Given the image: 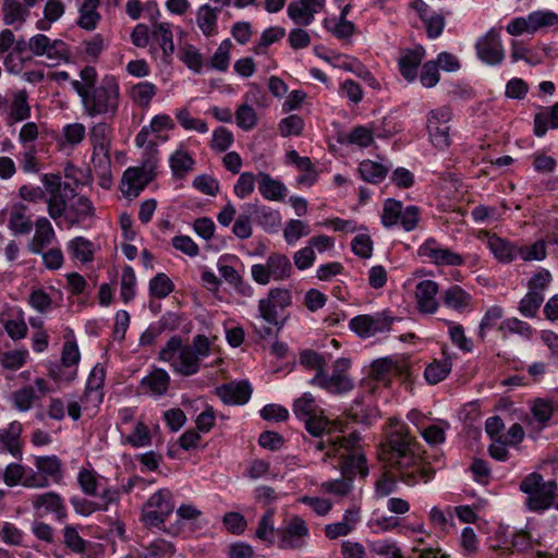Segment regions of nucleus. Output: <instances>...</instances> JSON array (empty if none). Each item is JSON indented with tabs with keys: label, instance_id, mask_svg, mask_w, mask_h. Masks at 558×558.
<instances>
[{
	"label": "nucleus",
	"instance_id": "nucleus-1",
	"mask_svg": "<svg viewBox=\"0 0 558 558\" xmlns=\"http://www.w3.org/2000/svg\"><path fill=\"white\" fill-rule=\"evenodd\" d=\"M41 182L48 193L47 213L58 227H90L96 208L88 197L77 194L72 184L62 182L58 174L45 173Z\"/></svg>",
	"mask_w": 558,
	"mask_h": 558
},
{
	"label": "nucleus",
	"instance_id": "nucleus-2",
	"mask_svg": "<svg viewBox=\"0 0 558 558\" xmlns=\"http://www.w3.org/2000/svg\"><path fill=\"white\" fill-rule=\"evenodd\" d=\"M80 77L81 80H73L71 86L81 99L83 113L92 119H113L122 101L117 77L108 74L98 82L97 71L90 65L80 71Z\"/></svg>",
	"mask_w": 558,
	"mask_h": 558
},
{
	"label": "nucleus",
	"instance_id": "nucleus-3",
	"mask_svg": "<svg viewBox=\"0 0 558 558\" xmlns=\"http://www.w3.org/2000/svg\"><path fill=\"white\" fill-rule=\"evenodd\" d=\"M389 461L400 480L414 486L433 478L432 468L423 460L420 444L410 435L407 426L392 432L388 438Z\"/></svg>",
	"mask_w": 558,
	"mask_h": 558
},
{
	"label": "nucleus",
	"instance_id": "nucleus-4",
	"mask_svg": "<svg viewBox=\"0 0 558 558\" xmlns=\"http://www.w3.org/2000/svg\"><path fill=\"white\" fill-rule=\"evenodd\" d=\"M210 353L211 344L205 335H196L191 344H184L179 335H173L158 352V360L168 363L173 373L190 377L201 371L202 361Z\"/></svg>",
	"mask_w": 558,
	"mask_h": 558
},
{
	"label": "nucleus",
	"instance_id": "nucleus-5",
	"mask_svg": "<svg viewBox=\"0 0 558 558\" xmlns=\"http://www.w3.org/2000/svg\"><path fill=\"white\" fill-rule=\"evenodd\" d=\"M316 451L325 452L327 458L340 459V472L342 476L354 480L359 476L365 480L369 470L365 453L361 448V436L352 432L348 436H329L327 440L314 442Z\"/></svg>",
	"mask_w": 558,
	"mask_h": 558
},
{
	"label": "nucleus",
	"instance_id": "nucleus-6",
	"mask_svg": "<svg viewBox=\"0 0 558 558\" xmlns=\"http://www.w3.org/2000/svg\"><path fill=\"white\" fill-rule=\"evenodd\" d=\"M519 488L527 495L526 509L533 512H543L554 505L558 485L555 481L545 482L539 473L533 472L521 481Z\"/></svg>",
	"mask_w": 558,
	"mask_h": 558
},
{
	"label": "nucleus",
	"instance_id": "nucleus-7",
	"mask_svg": "<svg viewBox=\"0 0 558 558\" xmlns=\"http://www.w3.org/2000/svg\"><path fill=\"white\" fill-rule=\"evenodd\" d=\"M401 318L395 316L390 310L373 314L356 315L349 322V328L362 339L385 335L391 331L392 325Z\"/></svg>",
	"mask_w": 558,
	"mask_h": 558
},
{
	"label": "nucleus",
	"instance_id": "nucleus-8",
	"mask_svg": "<svg viewBox=\"0 0 558 558\" xmlns=\"http://www.w3.org/2000/svg\"><path fill=\"white\" fill-rule=\"evenodd\" d=\"M420 218V207L415 205L403 207L402 202L395 198H387L385 201L380 216L381 225L386 229H391L400 225L405 232L415 230L418 226Z\"/></svg>",
	"mask_w": 558,
	"mask_h": 558
},
{
	"label": "nucleus",
	"instance_id": "nucleus-9",
	"mask_svg": "<svg viewBox=\"0 0 558 558\" xmlns=\"http://www.w3.org/2000/svg\"><path fill=\"white\" fill-rule=\"evenodd\" d=\"M174 510L172 493L161 488L155 492L146 501L142 511V521L148 527H157L167 533L163 524Z\"/></svg>",
	"mask_w": 558,
	"mask_h": 558
},
{
	"label": "nucleus",
	"instance_id": "nucleus-10",
	"mask_svg": "<svg viewBox=\"0 0 558 558\" xmlns=\"http://www.w3.org/2000/svg\"><path fill=\"white\" fill-rule=\"evenodd\" d=\"M292 303V296L288 289L272 288L267 298L258 302V316L268 325L280 330L286 323L284 310Z\"/></svg>",
	"mask_w": 558,
	"mask_h": 558
},
{
	"label": "nucleus",
	"instance_id": "nucleus-11",
	"mask_svg": "<svg viewBox=\"0 0 558 558\" xmlns=\"http://www.w3.org/2000/svg\"><path fill=\"white\" fill-rule=\"evenodd\" d=\"M293 271L289 257L282 253H271L266 264H254L251 267L253 280L262 286L268 284L271 280L282 281L291 277Z\"/></svg>",
	"mask_w": 558,
	"mask_h": 558
},
{
	"label": "nucleus",
	"instance_id": "nucleus-12",
	"mask_svg": "<svg viewBox=\"0 0 558 558\" xmlns=\"http://www.w3.org/2000/svg\"><path fill=\"white\" fill-rule=\"evenodd\" d=\"M453 113L449 106L432 109L426 114V130L432 145L445 150L451 145L450 125Z\"/></svg>",
	"mask_w": 558,
	"mask_h": 558
},
{
	"label": "nucleus",
	"instance_id": "nucleus-13",
	"mask_svg": "<svg viewBox=\"0 0 558 558\" xmlns=\"http://www.w3.org/2000/svg\"><path fill=\"white\" fill-rule=\"evenodd\" d=\"M173 25L169 22H153L150 31L149 52L162 65H169L175 51Z\"/></svg>",
	"mask_w": 558,
	"mask_h": 558
},
{
	"label": "nucleus",
	"instance_id": "nucleus-14",
	"mask_svg": "<svg viewBox=\"0 0 558 558\" xmlns=\"http://www.w3.org/2000/svg\"><path fill=\"white\" fill-rule=\"evenodd\" d=\"M476 57L486 65L496 66L504 62L506 51L502 45L500 28L492 27L477 38L475 45Z\"/></svg>",
	"mask_w": 558,
	"mask_h": 558
},
{
	"label": "nucleus",
	"instance_id": "nucleus-15",
	"mask_svg": "<svg viewBox=\"0 0 558 558\" xmlns=\"http://www.w3.org/2000/svg\"><path fill=\"white\" fill-rule=\"evenodd\" d=\"M417 255L427 259L435 266H462L465 263L463 255L441 245L435 238L426 239L417 248Z\"/></svg>",
	"mask_w": 558,
	"mask_h": 558
},
{
	"label": "nucleus",
	"instance_id": "nucleus-16",
	"mask_svg": "<svg viewBox=\"0 0 558 558\" xmlns=\"http://www.w3.org/2000/svg\"><path fill=\"white\" fill-rule=\"evenodd\" d=\"M417 255L427 259L435 266H462L465 263L463 255L441 245L435 238L426 239L417 248Z\"/></svg>",
	"mask_w": 558,
	"mask_h": 558
},
{
	"label": "nucleus",
	"instance_id": "nucleus-17",
	"mask_svg": "<svg viewBox=\"0 0 558 558\" xmlns=\"http://www.w3.org/2000/svg\"><path fill=\"white\" fill-rule=\"evenodd\" d=\"M280 549H302L310 537V529L300 515H292L283 527L277 530Z\"/></svg>",
	"mask_w": 558,
	"mask_h": 558
},
{
	"label": "nucleus",
	"instance_id": "nucleus-18",
	"mask_svg": "<svg viewBox=\"0 0 558 558\" xmlns=\"http://www.w3.org/2000/svg\"><path fill=\"white\" fill-rule=\"evenodd\" d=\"M31 502L33 510L40 517L52 514L59 522L65 520L68 517L65 500L56 492L35 494L33 495Z\"/></svg>",
	"mask_w": 558,
	"mask_h": 558
},
{
	"label": "nucleus",
	"instance_id": "nucleus-19",
	"mask_svg": "<svg viewBox=\"0 0 558 558\" xmlns=\"http://www.w3.org/2000/svg\"><path fill=\"white\" fill-rule=\"evenodd\" d=\"M325 5L326 0H293L288 5L287 14L295 24L308 26Z\"/></svg>",
	"mask_w": 558,
	"mask_h": 558
},
{
	"label": "nucleus",
	"instance_id": "nucleus-20",
	"mask_svg": "<svg viewBox=\"0 0 558 558\" xmlns=\"http://www.w3.org/2000/svg\"><path fill=\"white\" fill-rule=\"evenodd\" d=\"M360 521L361 508L352 506L344 510L340 521L328 523L324 526L325 537L335 541L339 537L348 536L356 530Z\"/></svg>",
	"mask_w": 558,
	"mask_h": 558
},
{
	"label": "nucleus",
	"instance_id": "nucleus-21",
	"mask_svg": "<svg viewBox=\"0 0 558 558\" xmlns=\"http://www.w3.org/2000/svg\"><path fill=\"white\" fill-rule=\"evenodd\" d=\"M171 378L169 373L160 367H154L145 375L138 385V390L143 395L159 399L167 395Z\"/></svg>",
	"mask_w": 558,
	"mask_h": 558
},
{
	"label": "nucleus",
	"instance_id": "nucleus-22",
	"mask_svg": "<svg viewBox=\"0 0 558 558\" xmlns=\"http://www.w3.org/2000/svg\"><path fill=\"white\" fill-rule=\"evenodd\" d=\"M0 323L13 340L24 339L27 335L24 311L19 306L5 305L0 312Z\"/></svg>",
	"mask_w": 558,
	"mask_h": 558
},
{
	"label": "nucleus",
	"instance_id": "nucleus-23",
	"mask_svg": "<svg viewBox=\"0 0 558 558\" xmlns=\"http://www.w3.org/2000/svg\"><path fill=\"white\" fill-rule=\"evenodd\" d=\"M438 283L430 279L420 281L415 287L416 307L420 313L435 314L439 307L437 294Z\"/></svg>",
	"mask_w": 558,
	"mask_h": 558
},
{
	"label": "nucleus",
	"instance_id": "nucleus-24",
	"mask_svg": "<svg viewBox=\"0 0 558 558\" xmlns=\"http://www.w3.org/2000/svg\"><path fill=\"white\" fill-rule=\"evenodd\" d=\"M253 389L248 381H231L216 389L221 401L229 405H243L251 399Z\"/></svg>",
	"mask_w": 558,
	"mask_h": 558
},
{
	"label": "nucleus",
	"instance_id": "nucleus-25",
	"mask_svg": "<svg viewBox=\"0 0 558 558\" xmlns=\"http://www.w3.org/2000/svg\"><path fill=\"white\" fill-rule=\"evenodd\" d=\"M425 48L421 45L410 49H402L398 59V68L401 76L409 83L417 77V69L425 57Z\"/></svg>",
	"mask_w": 558,
	"mask_h": 558
},
{
	"label": "nucleus",
	"instance_id": "nucleus-26",
	"mask_svg": "<svg viewBox=\"0 0 558 558\" xmlns=\"http://www.w3.org/2000/svg\"><path fill=\"white\" fill-rule=\"evenodd\" d=\"M106 378V371L100 364H96L86 380L84 393L81 398L83 403H92L99 405L104 400V384Z\"/></svg>",
	"mask_w": 558,
	"mask_h": 558
},
{
	"label": "nucleus",
	"instance_id": "nucleus-27",
	"mask_svg": "<svg viewBox=\"0 0 558 558\" xmlns=\"http://www.w3.org/2000/svg\"><path fill=\"white\" fill-rule=\"evenodd\" d=\"M442 304L457 313L471 312L473 308V296L470 292L458 284H451L441 293Z\"/></svg>",
	"mask_w": 558,
	"mask_h": 558
},
{
	"label": "nucleus",
	"instance_id": "nucleus-28",
	"mask_svg": "<svg viewBox=\"0 0 558 558\" xmlns=\"http://www.w3.org/2000/svg\"><path fill=\"white\" fill-rule=\"evenodd\" d=\"M310 384L335 395H344L354 387L349 376L327 375L325 372L315 374Z\"/></svg>",
	"mask_w": 558,
	"mask_h": 558
},
{
	"label": "nucleus",
	"instance_id": "nucleus-29",
	"mask_svg": "<svg viewBox=\"0 0 558 558\" xmlns=\"http://www.w3.org/2000/svg\"><path fill=\"white\" fill-rule=\"evenodd\" d=\"M56 239V232L48 218L39 217L35 222V233L28 242L27 248L33 254H43L45 247L49 246Z\"/></svg>",
	"mask_w": 558,
	"mask_h": 558
},
{
	"label": "nucleus",
	"instance_id": "nucleus-30",
	"mask_svg": "<svg viewBox=\"0 0 558 558\" xmlns=\"http://www.w3.org/2000/svg\"><path fill=\"white\" fill-rule=\"evenodd\" d=\"M21 433L22 426L19 422H12L7 427L0 428V453H8L16 459H21Z\"/></svg>",
	"mask_w": 558,
	"mask_h": 558
},
{
	"label": "nucleus",
	"instance_id": "nucleus-31",
	"mask_svg": "<svg viewBox=\"0 0 558 558\" xmlns=\"http://www.w3.org/2000/svg\"><path fill=\"white\" fill-rule=\"evenodd\" d=\"M247 209L250 215L254 217L256 223L264 229L267 233H276L281 227V215L278 210L268 206L248 204Z\"/></svg>",
	"mask_w": 558,
	"mask_h": 558
},
{
	"label": "nucleus",
	"instance_id": "nucleus-32",
	"mask_svg": "<svg viewBox=\"0 0 558 558\" xmlns=\"http://www.w3.org/2000/svg\"><path fill=\"white\" fill-rule=\"evenodd\" d=\"M98 250L99 245L83 235L74 236L66 243V251L71 258L82 264L93 263Z\"/></svg>",
	"mask_w": 558,
	"mask_h": 558
},
{
	"label": "nucleus",
	"instance_id": "nucleus-33",
	"mask_svg": "<svg viewBox=\"0 0 558 558\" xmlns=\"http://www.w3.org/2000/svg\"><path fill=\"white\" fill-rule=\"evenodd\" d=\"M2 20L4 25L13 26L19 31L31 15L27 9L20 0H2Z\"/></svg>",
	"mask_w": 558,
	"mask_h": 558
},
{
	"label": "nucleus",
	"instance_id": "nucleus-34",
	"mask_svg": "<svg viewBox=\"0 0 558 558\" xmlns=\"http://www.w3.org/2000/svg\"><path fill=\"white\" fill-rule=\"evenodd\" d=\"M452 369V360L448 347L441 348V357L434 360L424 371V377L428 384L436 385L442 381Z\"/></svg>",
	"mask_w": 558,
	"mask_h": 558
},
{
	"label": "nucleus",
	"instance_id": "nucleus-35",
	"mask_svg": "<svg viewBox=\"0 0 558 558\" xmlns=\"http://www.w3.org/2000/svg\"><path fill=\"white\" fill-rule=\"evenodd\" d=\"M220 8H214L208 3L202 4L196 12V24L202 34L209 38L218 35V15Z\"/></svg>",
	"mask_w": 558,
	"mask_h": 558
},
{
	"label": "nucleus",
	"instance_id": "nucleus-36",
	"mask_svg": "<svg viewBox=\"0 0 558 558\" xmlns=\"http://www.w3.org/2000/svg\"><path fill=\"white\" fill-rule=\"evenodd\" d=\"M257 178L258 191L265 199L278 202L284 198L287 194V187L281 181L274 179L269 173L266 172H259Z\"/></svg>",
	"mask_w": 558,
	"mask_h": 558
},
{
	"label": "nucleus",
	"instance_id": "nucleus-37",
	"mask_svg": "<svg viewBox=\"0 0 558 558\" xmlns=\"http://www.w3.org/2000/svg\"><path fill=\"white\" fill-rule=\"evenodd\" d=\"M549 129H558V101L545 107L534 116V134L543 137Z\"/></svg>",
	"mask_w": 558,
	"mask_h": 558
},
{
	"label": "nucleus",
	"instance_id": "nucleus-38",
	"mask_svg": "<svg viewBox=\"0 0 558 558\" xmlns=\"http://www.w3.org/2000/svg\"><path fill=\"white\" fill-rule=\"evenodd\" d=\"M100 0H84L78 9L77 25L88 32L94 31L101 20L98 12Z\"/></svg>",
	"mask_w": 558,
	"mask_h": 558
},
{
	"label": "nucleus",
	"instance_id": "nucleus-39",
	"mask_svg": "<svg viewBox=\"0 0 558 558\" xmlns=\"http://www.w3.org/2000/svg\"><path fill=\"white\" fill-rule=\"evenodd\" d=\"M148 182L145 171L141 168H128L122 177V185H128L122 192L126 196L136 197L144 190Z\"/></svg>",
	"mask_w": 558,
	"mask_h": 558
},
{
	"label": "nucleus",
	"instance_id": "nucleus-40",
	"mask_svg": "<svg viewBox=\"0 0 558 558\" xmlns=\"http://www.w3.org/2000/svg\"><path fill=\"white\" fill-rule=\"evenodd\" d=\"M488 248L500 263H511L518 256V246L496 235L488 239Z\"/></svg>",
	"mask_w": 558,
	"mask_h": 558
},
{
	"label": "nucleus",
	"instance_id": "nucleus-41",
	"mask_svg": "<svg viewBox=\"0 0 558 558\" xmlns=\"http://www.w3.org/2000/svg\"><path fill=\"white\" fill-rule=\"evenodd\" d=\"M33 221L27 215V207L23 204L13 206L8 227L15 234H28L33 229Z\"/></svg>",
	"mask_w": 558,
	"mask_h": 558
},
{
	"label": "nucleus",
	"instance_id": "nucleus-42",
	"mask_svg": "<svg viewBox=\"0 0 558 558\" xmlns=\"http://www.w3.org/2000/svg\"><path fill=\"white\" fill-rule=\"evenodd\" d=\"M34 464L46 480L59 483L63 477L61 460L54 454L36 457Z\"/></svg>",
	"mask_w": 558,
	"mask_h": 558
},
{
	"label": "nucleus",
	"instance_id": "nucleus-43",
	"mask_svg": "<svg viewBox=\"0 0 558 558\" xmlns=\"http://www.w3.org/2000/svg\"><path fill=\"white\" fill-rule=\"evenodd\" d=\"M324 28L332 34L337 39L351 41L352 36L356 32V27L353 22L347 19H325L323 21Z\"/></svg>",
	"mask_w": 558,
	"mask_h": 558
},
{
	"label": "nucleus",
	"instance_id": "nucleus-44",
	"mask_svg": "<svg viewBox=\"0 0 558 558\" xmlns=\"http://www.w3.org/2000/svg\"><path fill=\"white\" fill-rule=\"evenodd\" d=\"M389 167L383 163L366 159L360 162L359 172L361 178L372 184H378L385 180Z\"/></svg>",
	"mask_w": 558,
	"mask_h": 558
},
{
	"label": "nucleus",
	"instance_id": "nucleus-45",
	"mask_svg": "<svg viewBox=\"0 0 558 558\" xmlns=\"http://www.w3.org/2000/svg\"><path fill=\"white\" fill-rule=\"evenodd\" d=\"M498 331L502 338H507L509 335H519L523 338L530 339L535 330L533 327L517 317L506 318L498 325Z\"/></svg>",
	"mask_w": 558,
	"mask_h": 558
},
{
	"label": "nucleus",
	"instance_id": "nucleus-46",
	"mask_svg": "<svg viewBox=\"0 0 558 558\" xmlns=\"http://www.w3.org/2000/svg\"><path fill=\"white\" fill-rule=\"evenodd\" d=\"M327 62L335 66L352 72L361 77L371 76V73L365 66L356 59L347 54L337 53L332 57H322Z\"/></svg>",
	"mask_w": 558,
	"mask_h": 558
},
{
	"label": "nucleus",
	"instance_id": "nucleus-47",
	"mask_svg": "<svg viewBox=\"0 0 558 558\" xmlns=\"http://www.w3.org/2000/svg\"><path fill=\"white\" fill-rule=\"evenodd\" d=\"M292 411L294 415L300 420H308L313 415H316L322 410L316 403L315 398L310 392H304L300 398H298L292 405Z\"/></svg>",
	"mask_w": 558,
	"mask_h": 558
},
{
	"label": "nucleus",
	"instance_id": "nucleus-48",
	"mask_svg": "<svg viewBox=\"0 0 558 558\" xmlns=\"http://www.w3.org/2000/svg\"><path fill=\"white\" fill-rule=\"evenodd\" d=\"M37 399H39V395L32 385L23 386L11 395L13 407L20 412L29 411Z\"/></svg>",
	"mask_w": 558,
	"mask_h": 558
},
{
	"label": "nucleus",
	"instance_id": "nucleus-49",
	"mask_svg": "<svg viewBox=\"0 0 558 558\" xmlns=\"http://www.w3.org/2000/svg\"><path fill=\"white\" fill-rule=\"evenodd\" d=\"M170 168L174 178H183L193 170L195 160L183 149L175 150L169 158Z\"/></svg>",
	"mask_w": 558,
	"mask_h": 558
},
{
	"label": "nucleus",
	"instance_id": "nucleus-50",
	"mask_svg": "<svg viewBox=\"0 0 558 558\" xmlns=\"http://www.w3.org/2000/svg\"><path fill=\"white\" fill-rule=\"evenodd\" d=\"M449 428L450 424L447 421L438 420L435 424L424 425L420 434L428 445L438 446L445 442Z\"/></svg>",
	"mask_w": 558,
	"mask_h": 558
},
{
	"label": "nucleus",
	"instance_id": "nucleus-51",
	"mask_svg": "<svg viewBox=\"0 0 558 558\" xmlns=\"http://www.w3.org/2000/svg\"><path fill=\"white\" fill-rule=\"evenodd\" d=\"M530 34L536 33L544 27L558 25V14L549 10H537L527 14Z\"/></svg>",
	"mask_w": 558,
	"mask_h": 558
},
{
	"label": "nucleus",
	"instance_id": "nucleus-52",
	"mask_svg": "<svg viewBox=\"0 0 558 558\" xmlns=\"http://www.w3.org/2000/svg\"><path fill=\"white\" fill-rule=\"evenodd\" d=\"M312 229L307 222L300 219H290L286 222L283 239L288 245H295L301 238L310 235Z\"/></svg>",
	"mask_w": 558,
	"mask_h": 558
},
{
	"label": "nucleus",
	"instance_id": "nucleus-53",
	"mask_svg": "<svg viewBox=\"0 0 558 558\" xmlns=\"http://www.w3.org/2000/svg\"><path fill=\"white\" fill-rule=\"evenodd\" d=\"M92 163L94 170L101 177L109 173L111 167L110 148L109 145H93Z\"/></svg>",
	"mask_w": 558,
	"mask_h": 558
},
{
	"label": "nucleus",
	"instance_id": "nucleus-54",
	"mask_svg": "<svg viewBox=\"0 0 558 558\" xmlns=\"http://www.w3.org/2000/svg\"><path fill=\"white\" fill-rule=\"evenodd\" d=\"M274 515L275 511L272 509H268L259 519L255 531V536L268 545H272L275 543V537L277 535V530L274 525Z\"/></svg>",
	"mask_w": 558,
	"mask_h": 558
},
{
	"label": "nucleus",
	"instance_id": "nucleus-55",
	"mask_svg": "<svg viewBox=\"0 0 558 558\" xmlns=\"http://www.w3.org/2000/svg\"><path fill=\"white\" fill-rule=\"evenodd\" d=\"M148 290L150 296L165 299L173 292L174 283L165 272H158L149 280Z\"/></svg>",
	"mask_w": 558,
	"mask_h": 558
},
{
	"label": "nucleus",
	"instance_id": "nucleus-56",
	"mask_svg": "<svg viewBox=\"0 0 558 558\" xmlns=\"http://www.w3.org/2000/svg\"><path fill=\"white\" fill-rule=\"evenodd\" d=\"M157 93V86L148 81L135 84L130 93L131 98L141 107H148Z\"/></svg>",
	"mask_w": 558,
	"mask_h": 558
},
{
	"label": "nucleus",
	"instance_id": "nucleus-57",
	"mask_svg": "<svg viewBox=\"0 0 558 558\" xmlns=\"http://www.w3.org/2000/svg\"><path fill=\"white\" fill-rule=\"evenodd\" d=\"M504 316V308L499 305H493L486 310L484 313L480 326H478V338L484 341L486 337V332L494 327H498L497 323Z\"/></svg>",
	"mask_w": 558,
	"mask_h": 558
},
{
	"label": "nucleus",
	"instance_id": "nucleus-58",
	"mask_svg": "<svg viewBox=\"0 0 558 558\" xmlns=\"http://www.w3.org/2000/svg\"><path fill=\"white\" fill-rule=\"evenodd\" d=\"M175 119L186 131H196L201 134L208 132L207 123L204 120L193 118L187 108H179L174 112Z\"/></svg>",
	"mask_w": 558,
	"mask_h": 558
},
{
	"label": "nucleus",
	"instance_id": "nucleus-59",
	"mask_svg": "<svg viewBox=\"0 0 558 558\" xmlns=\"http://www.w3.org/2000/svg\"><path fill=\"white\" fill-rule=\"evenodd\" d=\"M231 48H232V41L229 38L222 40L210 59V62H209L210 69L217 70L220 72H226L230 64Z\"/></svg>",
	"mask_w": 558,
	"mask_h": 558
},
{
	"label": "nucleus",
	"instance_id": "nucleus-60",
	"mask_svg": "<svg viewBox=\"0 0 558 558\" xmlns=\"http://www.w3.org/2000/svg\"><path fill=\"white\" fill-rule=\"evenodd\" d=\"M62 533L63 544L68 549L75 554H84L86 551L87 542L78 534L77 526L66 525Z\"/></svg>",
	"mask_w": 558,
	"mask_h": 558
},
{
	"label": "nucleus",
	"instance_id": "nucleus-61",
	"mask_svg": "<svg viewBox=\"0 0 558 558\" xmlns=\"http://www.w3.org/2000/svg\"><path fill=\"white\" fill-rule=\"evenodd\" d=\"M543 301L544 295L527 291V293L521 299L518 310L522 316L533 318L537 315Z\"/></svg>",
	"mask_w": 558,
	"mask_h": 558
},
{
	"label": "nucleus",
	"instance_id": "nucleus-62",
	"mask_svg": "<svg viewBox=\"0 0 558 558\" xmlns=\"http://www.w3.org/2000/svg\"><path fill=\"white\" fill-rule=\"evenodd\" d=\"M373 133L365 126H355L349 133L344 134L341 143L368 147L373 143Z\"/></svg>",
	"mask_w": 558,
	"mask_h": 558
},
{
	"label": "nucleus",
	"instance_id": "nucleus-63",
	"mask_svg": "<svg viewBox=\"0 0 558 558\" xmlns=\"http://www.w3.org/2000/svg\"><path fill=\"white\" fill-rule=\"evenodd\" d=\"M304 120L298 114H290L278 124L279 133L282 137L300 136L304 130Z\"/></svg>",
	"mask_w": 558,
	"mask_h": 558
},
{
	"label": "nucleus",
	"instance_id": "nucleus-64",
	"mask_svg": "<svg viewBox=\"0 0 558 558\" xmlns=\"http://www.w3.org/2000/svg\"><path fill=\"white\" fill-rule=\"evenodd\" d=\"M174 553L172 543L157 538L145 548L144 558H170Z\"/></svg>",
	"mask_w": 558,
	"mask_h": 558
}]
</instances>
